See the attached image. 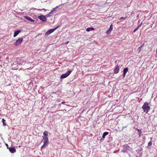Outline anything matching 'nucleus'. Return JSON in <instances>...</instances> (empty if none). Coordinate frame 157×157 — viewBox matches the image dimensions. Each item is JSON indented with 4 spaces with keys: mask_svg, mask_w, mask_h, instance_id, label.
<instances>
[{
    "mask_svg": "<svg viewBox=\"0 0 157 157\" xmlns=\"http://www.w3.org/2000/svg\"><path fill=\"white\" fill-rule=\"evenodd\" d=\"M142 108L144 112L147 113L150 110V107L149 106V103L148 102H145L142 107Z\"/></svg>",
    "mask_w": 157,
    "mask_h": 157,
    "instance_id": "obj_1",
    "label": "nucleus"
},
{
    "mask_svg": "<svg viewBox=\"0 0 157 157\" xmlns=\"http://www.w3.org/2000/svg\"><path fill=\"white\" fill-rule=\"evenodd\" d=\"M44 140V144L41 146V148L42 149L44 147H45L46 146L48 145V144L49 143V141L48 138H47L46 137L45 138H43Z\"/></svg>",
    "mask_w": 157,
    "mask_h": 157,
    "instance_id": "obj_2",
    "label": "nucleus"
},
{
    "mask_svg": "<svg viewBox=\"0 0 157 157\" xmlns=\"http://www.w3.org/2000/svg\"><path fill=\"white\" fill-rule=\"evenodd\" d=\"M71 72V71H68L66 72L65 73L62 74L60 76V78L63 79L69 76Z\"/></svg>",
    "mask_w": 157,
    "mask_h": 157,
    "instance_id": "obj_3",
    "label": "nucleus"
},
{
    "mask_svg": "<svg viewBox=\"0 0 157 157\" xmlns=\"http://www.w3.org/2000/svg\"><path fill=\"white\" fill-rule=\"evenodd\" d=\"M24 62V60L22 58H17L16 59L15 63L17 64L20 65L22 64Z\"/></svg>",
    "mask_w": 157,
    "mask_h": 157,
    "instance_id": "obj_4",
    "label": "nucleus"
},
{
    "mask_svg": "<svg viewBox=\"0 0 157 157\" xmlns=\"http://www.w3.org/2000/svg\"><path fill=\"white\" fill-rule=\"evenodd\" d=\"M59 25L57 26L56 28L52 29H51L50 30H48L45 33V35H48L51 33L53 32L55 30H56L57 28H59Z\"/></svg>",
    "mask_w": 157,
    "mask_h": 157,
    "instance_id": "obj_5",
    "label": "nucleus"
},
{
    "mask_svg": "<svg viewBox=\"0 0 157 157\" xmlns=\"http://www.w3.org/2000/svg\"><path fill=\"white\" fill-rule=\"evenodd\" d=\"M23 38H19L17 40L16 42L14 43V44L15 46H17L20 44L23 41Z\"/></svg>",
    "mask_w": 157,
    "mask_h": 157,
    "instance_id": "obj_6",
    "label": "nucleus"
},
{
    "mask_svg": "<svg viewBox=\"0 0 157 157\" xmlns=\"http://www.w3.org/2000/svg\"><path fill=\"white\" fill-rule=\"evenodd\" d=\"M38 18L44 22H45L47 20V19L46 18L45 16L44 15H41L39 16L38 17Z\"/></svg>",
    "mask_w": 157,
    "mask_h": 157,
    "instance_id": "obj_7",
    "label": "nucleus"
},
{
    "mask_svg": "<svg viewBox=\"0 0 157 157\" xmlns=\"http://www.w3.org/2000/svg\"><path fill=\"white\" fill-rule=\"evenodd\" d=\"M9 151L11 153H14L16 152V149L14 147H10L9 148Z\"/></svg>",
    "mask_w": 157,
    "mask_h": 157,
    "instance_id": "obj_8",
    "label": "nucleus"
},
{
    "mask_svg": "<svg viewBox=\"0 0 157 157\" xmlns=\"http://www.w3.org/2000/svg\"><path fill=\"white\" fill-rule=\"evenodd\" d=\"M113 30V25L112 24H111L110 26V28L106 32V34H109L110 33L111 31Z\"/></svg>",
    "mask_w": 157,
    "mask_h": 157,
    "instance_id": "obj_9",
    "label": "nucleus"
},
{
    "mask_svg": "<svg viewBox=\"0 0 157 157\" xmlns=\"http://www.w3.org/2000/svg\"><path fill=\"white\" fill-rule=\"evenodd\" d=\"M43 134L44 136H43V138H45L46 137L47 138H48V132L47 131H45L43 133Z\"/></svg>",
    "mask_w": 157,
    "mask_h": 157,
    "instance_id": "obj_10",
    "label": "nucleus"
},
{
    "mask_svg": "<svg viewBox=\"0 0 157 157\" xmlns=\"http://www.w3.org/2000/svg\"><path fill=\"white\" fill-rule=\"evenodd\" d=\"M21 31L20 30H17L15 32L14 35H13V37H16L18 34Z\"/></svg>",
    "mask_w": 157,
    "mask_h": 157,
    "instance_id": "obj_11",
    "label": "nucleus"
},
{
    "mask_svg": "<svg viewBox=\"0 0 157 157\" xmlns=\"http://www.w3.org/2000/svg\"><path fill=\"white\" fill-rule=\"evenodd\" d=\"M108 134L109 133L108 132H105L102 135V138L100 140H101L102 139H104L105 138V136L108 135Z\"/></svg>",
    "mask_w": 157,
    "mask_h": 157,
    "instance_id": "obj_12",
    "label": "nucleus"
},
{
    "mask_svg": "<svg viewBox=\"0 0 157 157\" xmlns=\"http://www.w3.org/2000/svg\"><path fill=\"white\" fill-rule=\"evenodd\" d=\"M25 18L28 20L31 21V22H34V20L32 18H31L30 17H28V16H26L25 17Z\"/></svg>",
    "mask_w": 157,
    "mask_h": 157,
    "instance_id": "obj_13",
    "label": "nucleus"
},
{
    "mask_svg": "<svg viewBox=\"0 0 157 157\" xmlns=\"http://www.w3.org/2000/svg\"><path fill=\"white\" fill-rule=\"evenodd\" d=\"M86 30V31L89 32L90 31L94 30V28H93L89 27L87 28Z\"/></svg>",
    "mask_w": 157,
    "mask_h": 157,
    "instance_id": "obj_14",
    "label": "nucleus"
},
{
    "mask_svg": "<svg viewBox=\"0 0 157 157\" xmlns=\"http://www.w3.org/2000/svg\"><path fill=\"white\" fill-rule=\"evenodd\" d=\"M128 68L127 67L123 69V75L124 76L125 75L126 73H127V71H128Z\"/></svg>",
    "mask_w": 157,
    "mask_h": 157,
    "instance_id": "obj_15",
    "label": "nucleus"
},
{
    "mask_svg": "<svg viewBox=\"0 0 157 157\" xmlns=\"http://www.w3.org/2000/svg\"><path fill=\"white\" fill-rule=\"evenodd\" d=\"M136 129L139 133V136L140 137L141 136V134L142 133L141 130V129H139L137 128Z\"/></svg>",
    "mask_w": 157,
    "mask_h": 157,
    "instance_id": "obj_16",
    "label": "nucleus"
},
{
    "mask_svg": "<svg viewBox=\"0 0 157 157\" xmlns=\"http://www.w3.org/2000/svg\"><path fill=\"white\" fill-rule=\"evenodd\" d=\"M114 72L115 74H117L118 73L117 65V66L116 69L114 70Z\"/></svg>",
    "mask_w": 157,
    "mask_h": 157,
    "instance_id": "obj_17",
    "label": "nucleus"
},
{
    "mask_svg": "<svg viewBox=\"0 0 157 157\" xmlns=\"http://www.w3.org/2000/svg\"><path fill=\"white\" fill-rule=\"evenodd\" d=\"M2 122L3 123V125L4 126H6V123H5V122L6 121L4 119V118H3L2 119Z\"/></svg>",
    "mask_w": 157,
    "mask_h": 157,
    "instance_id": "obj_18",
    "label": "nucleus"
},
{
    "mask_svg": "<svg viewBox=\"0 0 157 157\" xmlns=\"http://www.w3.org/2000/svg\"><path fill=\"white\" fill-rule=\"evenodd\" d=\"M152 141H151L148 143V146L149 147H150L152 145Z\"/></svg>",
    "mask_w": 157,
    "mask_h": 157,
    "instance_id": "obj_19",
    "label": "nucleus"
},
{
    "mask_svg": "<svg viewBox=\"0 0 157 157\" xmlns=\"http://www.w3.org/2000/svg\"><path fill=\"white\" fill-rule=\"evenodd\" d=\"M139 28V26H137L136 28L134 30H133V32L135 33L136 32L138 29Z\"/></svg>",
    "mask_w": 157,
    "mask_h": 157,
    "instance_id": "obj_20",
    "label": "nucleus"
},
{
    "mask_svg": "<svg viewBox=\"0 0 157 157\" xmlns=\"http://www.w3.org/2000/svg\"><path fill=\"white\" fill-rule=\"evenodd\" d=\"M51 15H52V14H50V13H49V14H46V16L47 17H50V16H51Z\"/></svg>",
    "mask_w": 157,
    "mask_h": 157,
    "instance_id": "obj_21",
    "label": "nucleus"
},
{
    "mask_svg": "<svg viewBox=\"0 0 157 157\" xmlns=\"http://www.w3.org/2000/svg\"><path fill=\"white\" fill-rule=\"evenodd\" d=\"M38 10H39V11H41L42 10H44L45 11H46V10H46L44 9H38Z\"/></svg>",
    "mask_w": 157,
    "mask_h": 157,
    "instance_id": "obj_22",
    "label": "nucleus"
},
{
    "mask_svg": "<svg viewBox=\"0 0 157 157\" xmlns=\"http://www.w3.org/2000/svg\"><path fill=\"white\" fill-rule=\"evenodd\" d=\"M126 17H121L120 18V20H124L126 19Z\"/></svg>",
    "mask_w": 157,
    "mask_h": 157,
    "instance_id": "obj_23",
    "label": "nucleus"
},
{
    "mask_svg": "<svg viewBox=\"0 0 157 157\" xmlns=\"http://www.w3.org/2000/svg\"><path fill=\"white\" fill-rule=\"evenodd\" d=\"M54 12V10H52L50 12V14H51L52 15L53 14V12Z\"/></svg>",
    "mask_w": 157,
    "mask_h": 157,
    "instance_id": "obj_24",
    "label": "nucleus"
},
{
    "mask_svg": "<svg viewBox=\"0 0 157 157\" xmlns=\"http://www.w3.org/2000/svg\"><path fill=\"white\" fill-rule=\"evenodd\" d=\"M142 24V22H141V23H140V24L138 26H139V27Z\"/></svg>",
    "mask_w": 157,
    "mask_h": 157,
    "instance_id": "obj_25",
    "label": "nucleus"
},
{
    "mask_svg": "<svg viewBox=\"0 0 157 157\" xmlns=\"http://www.w3.org/2000/svg\"><path fill=\"white\" fill-rule=\"evenodd\" d=\"M64 103H65L64 101H62V102L61 103L62 104H64Z\"/></svg>",
    "mask_w": 157,
    "mask_h": 157,
    "instance_id": "obj_26",
    "label": "nucleus"
},
{
    "mask_svg": "<svg viewBox=\"0 0 157 157\" xmlns=\"http://www.w3.org/2000/svg\"><path fill=\"white\" fill-rule=\"evenodd\" d=\"M69 42V41H67V42H66V44H68V43Z\"/></svg>",
    "mask_w": 157,
    "mask_h": 157,
    "instance_id": "obj_27",
    "label": "nucleus"
},
{
    "mask_svg": "<svg viewBox=\"0 0 157 157\" xmlns=\"http://www.w3.org/2000/svg\"><path fill=\"white\" fill-rule=\"evenodd\" d=\"M156 54L157 55V48L156 50Z\"/></svg>",
    "mask_w": 157,
    "mask_h": 157,
    "instance_id": "obj_28",
    "label": "nucleus"
},
{
    "mask_svg": "<svg viewBox=\"0 0 157 157\" xmlns=\"http://www.w3.org/2000/svg\"><path fill=\"white\" fill-rule=\"evenodd\" d=\"M6 146L7 147L8 146V145L7 144H6Z\"/></svg>",
    "mask_w": 157,
    "mask_h": 157,
    "instance_id": "obj_29",
    "label": "nucleus"
},
{
    "mask_svg": "<svg viewBox=\"0 0 157 157\" xmlns=\"http://www.w3.org/2000/svg\"><path fill=\"white\" fill-rule=\"evenodd\" d=\"M143 46V45L141 46L140 48L142 47Z\"/></svg>",
    "mask_w": 157,
    "mask_h": 157,
    "instance_id": "obj_30",
    "label": "nucleus"
}]
</instances>
